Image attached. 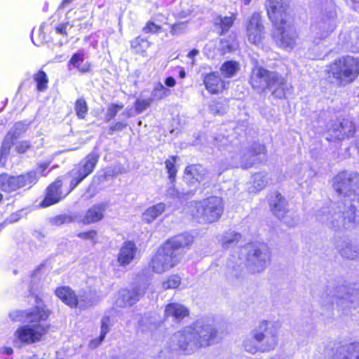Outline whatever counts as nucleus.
Listing matches in <instances>:
<instances>
[{"instance_id": "4d7b16f0", "label": "nucleus", "mask_w": 359, "mask_h": 359, "mask_svg": "<svg viewBox=\"0 0 359 359\" xmlns=\"http://www.w3.org/2000/svg\"><path fill=\"white\" fill-rule=\"evenodd\" d=\"M127 124L123 122H116L112 124L109 128V134L111 135L114 132L121 131L126 128Z\"/></svg>"}, {"instance_id": "79ce46f5", "label": "nucleus", "mask_w": 359, "mask_h": 359, "mask_svg": "<svg viewBox=\"0 0 359 359\" xmlns=\"http://www.w3.org/2000/svg\"><path fill=\"white\" fill-rule=\"evenodd\" d=\"M170 90L166 88L161 83H158L155 85L151 94V99L152 101L154 100H162L170 95Z\"/></svg>"}, {"instance_id": "39448f33", "label": "nucleus", "mask_w": 359, "mask_h": 359, "mask_svg": "<svg viewBox=\"0 0 359 359\" xmlns=\"http://www.w3.org/2000/svg\"><path fill=\"white\" fill-rule=\"evenodd\" d=\"M344 202L339 201L329 207L323 208L316 214L317 219L325 226L334 230L344 227L351 222H359V212L356 208L344 206Z\"/></svg>"}, {"instance_id": "7ed1b4c3", "label": "nucleus", "mask_w": 359, "mask_h": 359, "mask_svg": "<svg viewBox=\"0 0 359 359\" xmlns=\"http://www.w3.org/2000/svg\"><path fill=\"white\" fill-rule=\"evenodd\" d=\"M254 61L250 77V83L254 89L263 91L268 88L272 95L277 98L285 97L288 87L285 79L278 72L269 71L258 65L257 60Z\"/></svg>"}, {"instance_id": "2eb2a0df", "label": "nucleus", "mask_w": 359, "mask_h": 359, "mask_svg": "<svg viewBox=\"0 0 359 359\" xmlns=\"http://www.w3.org/2000/svg\"><path fill=\"white\" fill-rule=\"evenodd\" d=\"M50 312L42 306H36L29 311L16 310L10 313L13 321H19L32 324H41L49 316Z\"/></svg>"}, {"instance_id": "49530a36", "label": "nucleus", "mask_w": 359, "mask_h": 359, "mask_svg": "<svg viewBox=\"0 0 359 359\" xmlns=\"http://www.w3.org/2000/svg\"><path fill=\"white\" fill-rule=\"evenodd\" d=\"M74 109L79 118L83 119L85 118L88 108L83 97L79 98L76 101Z\"/></svg>"}, {"instance_id": "2f4dec72", "label": "nucleus", "mask_w": 359, "mask_h": 359, "mask_svg": "<svg viewBox=\"0 0 359 359\" xmlns=\"http://www.w3.org/2000/svg\"><path fill=\"white\" fill-rule=\"evenodd\" d=\"M16 140L11 135V132L8 133V134L4 137V140L2 142L1 150H0V165L4 166L6 162V158L9 154L11 147L13 144V141Z\"/></svg>"}, {"instance_id": "6e6552de", "label": "nucleus", "mask_w": 359, "mask_h": 359, "mask_svg": "<svg viewBox=\"0 0 359 359\" xmlns=\"http://www.w3.org/2000/svg\"><path fill=\"white\" fill-rule=\"evenodd\" d=\"M224 211L221 198L211 196L200 201L191 203L189 212L199 223H212L217 221Z\"/></svg>"}, {"instance_id": "a878e982", "label": "nucleus", "mask_w": 359, "mask_h": 359, "mask_svg": "<svg viewBox=\"0 0 359 359\" xmlns=\"http://www.w3.org/2000/svg\"><path fill=\"white\" fill-rule=\"evenodd\" d=\"M206 169L200 164L188 165L184 171V179L189 183L203 181L207 175Z\"/></svg>"}, {"instance_id": "5701e85b", "label": "nucleus", "mask_w": 359, "mask_h": 359, "mask_svg": "<svg viewBox=\"0 0 359 359\" xmlns=\"http://www.w3.org/2000/svg\"><path fill=\"white\" fill-rule=\"evenodd\" d=\"M136 253L137 248L133 242H124L117 257L120 266H125L128 265L134 259Z\"/></svg>"}, {"instance_id": "f8f14e48", "label": "nucleus", "mask_w": 359, "mask_h": 359, "mask_svg": "<svg viewBox=\"0 0 359 359\" xmlns=\"http://www.w3.org/2000/svg\"><path fill=\"white\" fill-rule=\"evenodd\" d=\"M269 204L272 214L286 226L293 227L298 224L299 216L287 208V202L280 193L276 192L271 195Z\"/></svg>"}, {"instance_id": "f704fd0d", "label": "nucleus", "mask_w": 359, "mask_h": 359, "mask_svg": "<svg viewBox=\"0 0 359 359\" xmlns=\"http://www.w3.org/2000/svg\"><path fill=\"white\" fill-rule=\"evenodd\" d=\"M268 184L266 176L262 173H256L252 176L251 185L248 187L250 192L262 190Z\"/></svg>"}, {"instance_id": "dca6fc26", "label": "nucleus", "mask_w": 359, "mask_h": 359, "mask_svg": "<svg viewBox=\"0 0 359 359\" xmlns=\"http://www.w3.org/2000/svg\"><path fill=\"white\" fill-rule=\"evenodd\" d=\"M147 285L145 283L134 285L130 290L123 289L119 291L116 304L119 307L131 306L136 304L145 294Z\"/></svg>"}, {"instance_id": "774afa93", "label": "nucleus", "mask_w": 359, "mask_h": 359, "mask_svg": "<svg viewBox=\"0 0 359 359\" xmlns=\"http://www.w3.org/2000/svg\"><path fill=\"white\" fill-rule=\"evenodd\" d=\"M48 163H43L39 165L40 172L41 173V175H43V172L46 170V169L48 166Z\"/></svg>"}, {"instance_id": "f3484780", "label": "nucleus", "mask_w": 359, "mask_h": 359, "mask_svg": "<svg viewBox=\"0 0 359 359\" xmlns=\"http://www.w3.org/2000/svg\"><path fill=\"white\" fill-rule=\"evenodd\" d=\"M290 6V0H267L266 7L269 19L275 27L285 25L287 10Z\"/></svg>"}, {"instance_id": "de8ad7c7", "label": "nucleus", "mask_w": 359, "mask_h": 359, "mask_svg": "<svg viewBox=\"0 0 359 359\" xmlns=\"http://www.w3.org/2000/svg\"><path fill=\"white\" fill-rule=\"evenodd\" d=\"M235 16L232 15L229 17H218L217 19V23L220 25V27L222 29V34L227 32L230 27L233 25Z\"/></svg>"}, {"instance_id": "5fc2aeb1", "label": "nucleus", "mask_w": 359, "mask_h": 359, "mask_svg": "<svg viewBox=\"0 0 359 359\" xmlns=\"http://www.w3.org/2000/svg\"><path fill=\"white\" fill-rule=\"evenodd\" d=\"M187 29V23L185 22H181L172 25L170 29L172 35H179L182 34Z\"/></svg>"}, {"instance_id": "a19ab883", "label": "nucleus", "mask_w": 359, "mask_h": 359, "mask_svg": "<svg viewBox=\"0 0 359 359\" xmlns=\"http://www.w3.org/2000/svg\"><path fill=\"white\" fill-rule=\"evenodd\" d=\"M36 83V89L40 92H43L48 88V79L46 74L42 71H39L33 76Z\"/></svg>"}, {"instance_id": "b1692460", "label": "nucleus", "mask_w": 359, "mask_h": 359, "mask_svg": "<svg viewBox=\"0 0 359 359\" xmlns=\"http://www.w3.org/2000/svg\"><path fill=\"white\" fill-rule=\"evenodd\" d=\"M333 359H359V343H351L336 348Z\"/></svg>"}, {"instance_id": "864d4df0", "label": "nucleus", "mask_w": 359, "mask_h": 359, "mask_svg": "<svg viewBox=\"0 0 359 359\" xmlns=\"http://www.w3.org/2000/svg\"><path fill=\"white\" fill-rule=\"evenodd\" d=\"M161 29V27L152 21H149L143 27L142 31L146 34H155Z\"/></svg>"}, {"instance_id": "473e14b6", "label": "nucleus", "mask_w": 359, "mask_h": 359, "mask_svg": "<svg viewBox=\"0 0 359 359\" xmlns=\"http://www.w3.org/2000/svg\"><path fill=\"white\" fill-rule=\"evenodd\" d=\"M19 189L29 186L31 187L38 181V176L36 171H30L17 176Z\"/></svg>"}, {"instance_id": "69168bd1", "label": "nucleus", "mask_w": 359, "mask_h": 359, "mask_svg": "<svg viewBox=\"0 0 359 359\" xmlns=\"http://www.w3.org/2000/svg\"><path fill=\"white\" fill-rule=\"evenodd\" d=\"M19 219L20 218L18 216V214H13L9 217L8 220L10 222H15L18 221Z\"/></svg>"}, {"instance_id": "6e6d98bb", "label": "nucleus", "mask_w": 359, "mask_h": 359, "mask_svg": "<svg viewBox=\"0 0 359 359\" xmlns=\"http://www.w3.org/2000/svg\"><path fill=\"white\" fill-rule=\"evenodd\" d=\"M31 147V144L28 141H21L18 142L15 146V150L18 154H24Z\"/></svg>"}, {"instance_id": "e2e57ef3", "label": "nucleus", "mask_w": 359, "mask_h": 359, "mask_svg": "<svg viewBox=\"0 0 359 359\" xmlns=\"http://www.w3.org/2000/svg\"><path fill=\"white\" fill-rule=\"evenodd\" d=\"M165 84L168 86V87H173L175 86L176 84V81H175V79L172 77V76H169L168 77L165 81Z\"/></svg>"}, {"instance_id": "f257e3e1", "label": "nucleus", "mask_w": 359, "mask_h": 359, "mask_svg": "<svg viewBox=\"0 0 359 359\" xmlns=\"http://www.w3.org/2000/svg\"><path fill=\"white\" fill-rule=\"evenodd\" d=\"M217 330L212 325L196 321L178 330L170 338V348L191 354L214 343Z\"/></svg>"}, {"instance_id": "20e7f679", "label": "nucleus", "mask_w": 359, "mask_h": 359, "mask_svg": "<svg viewBox=\"0 0 359 359\" xmlns=\"http://www.w3.org/2000/svg\"><path fill=\"white\" fill-rule=\"evenodd\" d=\"M245 264L242 266V262L229 267V273L236 278L241 277L247 268L251 273L263 272L270 262L271 253L268 246L265 244H252L245 248Z\"/></svg>"}, {"instance_id": "603ef678", "label": "nucleus", "mask_w": 359, "mask_h": 359, "mask_svg": "<svg viewBox=\"0 0 359 359\" xmlns=\"http://www.w3.org/2000/svg\"><path fill=\"white\" fill-rule=\"evenodd\" d=\"M152 99L137 100L135 102V109L138 113H141L147 109L151 104Z\"/></svg>"}, {"instance_id": "09e8293b", "label": "nucleus", "mask_w": 359, "mask_h": 359, "mask_svg": "<svg viewBox=\"0 0 359 359\" xmlns=\"http://www.w3.org/2000/svg\"><path fill=\"white\" fill-rule=\"evenodd\" d=\"M123 108V104H109L107 107V111L105 115V121L109 122L113 119L117 113Z\"/></svg>"}, {"instance_id": "c756f323", "label": "nucleus", "mask_w": 359, "mask_h": 359, "mask_svg": "<svg viewBox=\"0 0 359 359\" xmlns=\"http://www.w3.org/2000/svg\"><path fill=\"white\" fill-rule=\"evenodd\" d=\"M242 240V235L233 231H229L224 233L221 239L222 246L229 249L235 247Z\"/></svg>"}, {"instance_id": "f03ea898", "label": "nucleus", "mask_w": 359, "mask_h": 359, "mask_svg": "<svg viewBox=\"0 0 359 359\" xmlns=\"http://www.w3.org/2000/svg\"><path fill=\"white\" fill-rule=\"evenodd\" d=\"M193 242L189 233L176 236L165 243L152 258L150 266L157 273H162L178 264L184 255V248Z\"/></svg>"}, {"instance_id": "c9c22d12", "label": "nucleus", "mask_w": 359, "mask_h": 359, "mask_svg": "<svg viewBox=\"0 0 359 359\" xmlns=\"http://www.w3.org/2000/svg\"><path fill=\"white\" fill-rule=\"evenodd\" d=\"M84 61V55L83 53L79 52L74 53L68 63L69 69H71L70 66H73L78 69V70L82 73L88 72L90 70V65L88 64H84L82 67H80L81 62Z\"/></svg>"}, {"instance_id": "ea45409f", "label": "nucleus", "mask_w": 359, "mask_h": 359, "mask_svg": "<svg viewBox=\"0 0 359 359\" xmlns=\"http://www.w3.org/2000/svg\"><path fill=\"white\" fill-rule=\"evenodd\" d=\"M149 46L150 43L141 36H137L131 41V48L136 53H144Z\"/></svg>"}, {"instance_id": "393cba45", "label": "nucleus", "mask_w": 359, "mask_h": 359, "mask_svg": "<svg viewBox=\"0 0 359 359\" xmlns=\"http://www.w3.org/2000/svg\"><path fill=\"white\" fill-rule=\"evenodd\" d=\"M164 315L165 318H172V320L180 323L189 315V310L184 305L173 302L165 306Z\"/></svg>"}, {"instance_id": "423d86ee", "label": "nucleus", "mask_w": 359, "mask_h": 359, "mask_svg": "<svg viewBox=\"0 0 359 359\" xmlns=\"http://www.w3.org/2000/svg\"><path fill=\"white\" fill-rule=\"evenodd\" d=\"M278 344V334L275 327L266 321L261 322L251 332V337L243 342L245 350L250 353L269 352L273 350Z\"/></svg>"}, {"instance_id": "c85d7f7f", "label": "nucleus", "mask_w": 359, "mask_h": 359, "mask_svg": "<svg viewBox=\"0 0 359 359\" xmlns=\"http://www.w3.org/2000/svg\"><path fill=\"white\" fill-rule=\"evenodd\" d=\"M0 189L5 192H12L19 189L17 176L4 172L0 175Z\"/></svg>"}, {"instance_id": "4be33fe9", "label": "nucleus", "mask_w": 359, "mask_h": 359, "mask_svg": "<svg viewBox=\"0 0 359 359\" xmlns=\"http://www.w3.org/2000/svg\"><path fill=\"white\" fill-rule=\"evenodd\" d=\"M332 135L339 140L353 136L355 133V126L352 121L343 120L340 124L334 125L330 130Z\"/></svg>"}, {"instance_id": "72a5a7b5", "label": "nucleus", "mask_w": 359, "mask_h": 359, "mask_svg": "<svg viewBox=\"0 0 359 359\" xmlns=\"http://www.w3.org/2000/svg\"><path fill=\"white\" fill-rule=\"evenodd\" d=\"M165 208V205L163 203H159L150 207L143 214V219L147 223L153 222L158 216L164 212Z\"/></svg>"}, {"instance_id": "c03bdc74", "label": "nucleus", "mask_w": 359, "mask_h": 359, "mask_svg": "<svg viewBox=\"0 0 359 359\" xmlns=\"http://www.w3.org/2000/svg\"><path fill=\"white\" fill-rule=\"evenodd\" d=\"M238 47L237 41L232 37L221 40L220 49L223 54L235 50Z\"/></svg>"}, {"instance_id": "680f3d73", "label": "nucleus", "mask_w": 359, "mask_h": 359, "mask_svg": "<svg viewBox=\"0 0 359 359\" xmlns=\"http://www.w3.org/2000/svg\"><path fill=\"white\" fill-rule=\"evenodd\" d=\"M333 29H334V28H332V29L330 31H323L322 33H320V35L319 36H318V38H316V42L318 43L319 41H320L321 39L327 38L329 36L330 33Z\"/></svg>"}, {"instance_id": "a211bd4d", "label": "nucleus", "mask_w": 359, "mask_h": 359, "mask_svg": "<svg viewBox=\"0 0 359 359\" xmlns=\"http://www.w3.org/2000/svg\"><path fill=\"white\" fill-rule=\"evenodd\" d=\"M263 29L259 14L254 13L249 20L246 28L248 41L255 45L261 43L264 38Z\"/></svg>"}, {"instance_id": "9d476101", "label": "nucleus", "mask_w": 359, "mask_h": 359, "mask_svg": "<svg viewBox=\"0 0 359 359\" xmlns=\"http://www.w3.org/2000/svg\"><path fill=\"white\" fill-rule=\"evenodd\" d=\"M330 73L340 84L350 83L359 75V58L346 56L335 60L330 65Z\"/></svg>"}, {"instance_id": "338daca9", "label": "nucleus", "mask_w": 359, "mask_h": 359, "mask_svg": "<svg viewBox=\"0 0 359 359\" xmlns=\"http://www.w3.org/2000/svg\"><path fill=\"white\" fill-rule=\"evenodd\" d=\"M199 53V51L196 49H193L192 50H191L189 54H188V57L189 58H193L194 57H195L196 55H197Z\"/></svg>"}, {"instance_id": "58836bf2", "label": "nucleus", "mask_w": 359, "mask_h": 359, "mask_svg": "<svg viewBox=\"0 0 359 359\" xmlns=\"http://www.w3.org/2000/svg\"><path fill=\"white\" fill-rule=\"evenodd\" d=\"M238 70L239 64L234 61H227L224 62L220 68L222 75L226 78L233 76Z\"/></svg>"}, {"instance_id": "13d9d810", "label": "nucleus", "mask_w": 359, "mask_h": 359, "mask_svg": "<svg viewBox=\"0 0 359 359\" xmlns=\"http://www.w3.org/2000/svg\"><path fill=\"white\" fill-rule=\"evenodd\" d=\"M97 236V231L90 230L86 232H81L78 234V236L83 239L93 240Z\"/></svg>"}, {"instance_id": "7c9ffc66", "label": "nucleus", "mask_w": 359, "mask_h": 359, "mask_svg": "<svg viewBox=\"0 0 359 359\" xmlns=\"http://www.w3.org/2000/svg\"><path fill=\"white\" fill-rule=\"evenodd\" d=\"M338 248L340 255L344 258L355 259L359 257V248L348 242L343 241Z\"/></svg>"}, {"instance_id": "e433bc0d", "label": "nucleus", "mask_w": 359, "mask_h": 359, "mask_svg": "<svg viewBox=\"0 0 359 359\" xmlns=\"http://www.w3.org/2000/svg\"><path fill=\"white\" fill-rule=\"evenodd\" d=\"M109 317H104L102 319V325H101V332L100 335L97 339H93L89 343V347L90 348H97L104 340L105 338V336L107 333L109 332Z\"/></svg>"}, {"instance_id": "0eeeda50", "label": "nucleus", "mask_w": 359, "mask_h": 359, "mask_svg": "<svg viewBox=\"0 0 359 359\" xmlns=\"http://www.w3.org/2000/svg\"><path fill=\"white\" fill-rule=\"evenodd\" d=\"M332 187L344 206L349 204V208H356L359 212V195L355 189L359 187V173L343 171L338 173L332 180Z\"/></svg>"}, {"instance_id": "0e129e2a", "label": "nucleus", "mask_w": 359, "mask_h": 359, "mask_svg": "<svg viewBox=\"0 0 359 359\" xmlns=\"http://www.w3.org/2000/svg\"><path fill=\"white\" fill-rule=\"evenodd\" d=\"M167 194H168V195L172 196H178V194H179L177 193V191L175 190V188H173V187H170V188H169V189H168V191H167Z\"/></svg>"}, {"instance_id": "052dcab7", "label": "nucleus", "mask_w": 359, "mask_h": 359, "mask_svg": "<svg viewBox=\"0 0 359 359\" xmlns=\"http://www.w3.org/2000/svg\"><path fill=\"white\" fill-rule=\"evenodd\" d=\"M68 23H64L60 24L58 26L55 27V31L57 34H63V35H67V27Z\"/></svg>"}, {"instance_id": "cd10ccee", "label": "nucleus", "mask_w": 359, "mask_h": 359, "mask_svg": "<svg viewBox=\"0 0 359 359\" xmlns=\"http://www.w3.org/2000/svg\"><path fill=\"white\" fill-rule=\"evenodd\" d=\"M206 89L211 93H217L222 88L223 83L218 73L212 72L207 74L203 79Z\"/></svg>"}, {"instance_id": "a18cd8bd", "label": "nucleus", "mask_w": 359, "mask_h": 359, "mask_svg": "<svg viewBox=\"0 0 359 359\" xmlns=\"http://www.w3.org/2000/svg\"><path fill=\"white\" fill-rule=\"evenodd\" d=\"M30 123L31 122L27 121L17 122L10 132H11V135L17 139L27 130Z\"/></svg>"}, {"instance_id": "4468645a", "label": "nucleus", "mask_w": 359, "mask_h": 359, "mask_svg": "<svg viewBox=\"0 0 359 359\" xmlns=\"http://www.w3.org/2000/svg\"><path fill=\"white\" fill-rule=\"evenodd\" d=\"M48 329V326L43 324L26 325L15 331V337L20 343L32 344L39 341Z\"/></svg>"}, {"instance_id": "1a4fd4ad", "label": "nucleus", "mask_w": 359, "mask_h": 359, "mask_svg": "<svg viewBox=\"0 0 359 359\" xmlns=\"http://www.w3.org/2000/svg\"><path fill=\"white\" fill-rule=\"evenodd\" d=\"M322 299L325 303H336L339 308L346 311L359 305V291L348 289L344 285L328 287L323 293Z\"/></svg>"}, {"instance_id": "9b49d317", "label": "nucleus", "mask_w": 359, "mask_h": 359, "mask_svg": "<svg viewBox=\"0 0 359 359\" xmlns=\"http://www.w3.org/2000/svg\"><path fill=\"white\" fill-rule=\"evenodd\" d=\"M100 158V156L91 152L83 158L79 163L74 165L73 168L67 174L71 177L69 192L72 191L85 178L90 175Z\"/></svg>"}, {"instance_id": "6ab92c4d", "label": "nucleus", "mask_w": 359, "mask_h": 359, "mask_svg": "<svg viewBox=\"0 0 359 359\" xmlns=\"http://www.w3.org/2000/svg\"><path fill=\"white\" fill-rule=\"evenodd\" d=\"M62 181L60 177L55 180L46 189L45 198L41 203V206L46 208L58 203L62 198H65L70 192L69 191L65 195L62 193Z\"/></svg>"}, {"instance_id": "ddd939ff", "label": "nucleus", "mask_w": 359, "mask_h": 359, "mask_svg": "<svg viewBox=\"0 0 359 359\" xmlns=\"http://www.w3.org/2000/svg\"><path fill=\"white\" fill-rule=\"evenodd\" d=\"M266 148L264 145L259 143H253L250 148L243 149L238 156L232 157L229 166L232 168L241 167L243 169L251 168L256 161V156L260 154H265Z\"/></svg>"}, {"instance_id": "3c124183", "label": "nucleus", "mask_w": 359, "mask_h": 359, "mask_svg": "<svg viewBox=\"0 0 359 359\" xmlns=\"http://www.w3.org/2000/svg\"><path fill=\"white\" fill-rule=\"evenodd\" d=\"M74 221H75L74 218L68 215H60L50 219V222L57 226L71 223Z\"/></svg>"}, {"instance_id": "bb28decb", "label": "nucleus", "mask_w": 359, "mask_h": 359, "mask_svg": "<svg viewBox=\"0 0 359 359\" xmlns=\"http://www.w3.org/2000/svg\"><path fill=\"white\" fill-rule=\"evenodd\" d=\"M55 293L56 296L67 306L75 308L78 305V297L68 286H61L57 287Z\"/></svg>"}, {"instance_id": "aec40b11", "label": "nucleus", "mask_w": 359, "mask_h": 359, "mask_svg": "<svg viewBox=\"0 0 359 359\" xmlns=\"http://www.w3.org/2000/svg\"><path fill=\"white\" fill-rule=\"evenodd\" d=\"M276 27L278 29V33L275 36L278 40L279 46L284 48L292 49L295 44L296 32L291 28H286L285 25H278Z\"/></svg>"}, {"instance_id": "37998d69", "label": "nucleus", "mask_w": 359, "mask_h": 359, "mask_svg": "<svg viewBox=\"0 0 359 359\" xmlns=\"http://www.w3.org/2000/svg\"><path fill=\"white\" fill-rule=\"evenodd\" d=\"M178 158L177 156H170L165 161V165L168 173V177L172 183L175 181V176L177 172L175 166L176 161Z\"/></svg>"}, {"instance_id": "8fccbe9b", "label": "nucleus", "mask_w": 359, "mask_h": 359, "mask_svg": "<svg viewBox=\"0 0 359 359\" xmlns=\"http://www.w3.org/2000/svg\"><path fill=\"white\" fill-rule=\"evenodd\" d=\"M181 283V278L178 275L170 276L167 280L164 281L162 284L163 289H175Z\"/></svg>"}, {"instance_id": "412c9836", "label": "nucleus", "mask_w": 359, "mask_h": 359, "mask_svg": "<svg viewBox=\"0 0 359 359\" xmlns=\"http://www.w3.org/2000/svg\"><path fill=\"white\" fill-rule=\"evenodd\" d=\"M107 204L100 203L92 205L86 212L80 222L84 224H89L101 221L104 217Z\"/></svg>"}, {"instance_id": "bf43d9fd", "label": "nucleus", "mask_w": 359, "mask_h": 359, "mask_svg": "<svg viewBox=\"0 0 359 359\" xmlns=\"http://www.w3.org/2000/svg\"><path fill=\"white\" fill-rule=\"evenodd\" d=\"M211 111L213 114H222L224 112V109L222 107V103L219 102H215L210 106Z\"/></svg>"}, {"instance_id": "4c0bfd02", "label": "nucleus", "mask_w": 359, "mask_h": 359, "mask_svg": "<svg viewBox=\"0 0 359 359\" xmlns=\"http://www.w3.org/2000/svg\"><path fill=\"white\" fill-rule=\"evenodd\" d=\"M78 297L77 307L81 309H85L93 306L95 299L90 292H83L80 293Z\"/></svg>"}]
</instances>
